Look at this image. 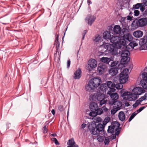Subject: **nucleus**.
Returning <instances> with one entry per match:
<instances>
[{
	"label": "nucleus",
	"instance_id": "1",
	"mask_svg": "<svg viewBox=\"0 0 147 147\" xmlns=\"http://www.w3.org/2000/svg\"><path fill=\"white\" fill-rule=\"evenodd\" d=\"M89 108L91 112L89 113V115L91 117L96 116L98 115L102 114L103 111L101 108H98L97 104L95 102H92L90 103Z\"/></svg>",
	"mask_w": 147,
	"mask_h": 147
},
{
	"label": "nucleus",
	"instance_id": "2",
	"mask_svg": "<svg viewBox=\"0 0 147 147\" xmlns=\"http://www.w3.org/2000/svg\"><path fill=\"white\" fill-rule=\"evenodd\" d=\"M88 129L91 134L96 135L100 134L104 129V126L102 124L98 123L96 125V124H91L88 126Z\"/></svg>",
	"mask_w": 147,
	"mask_h": 147
},
{
	"label": "nucleus",
	"instance_id": "3",
	"mask_svg": "<svg viewBox=\"0 0 147 147\" xmlns=\"http://www.w3.org/2000/svg\"><path fill=\"white\" fill-rule=\"evenodd\" d=\"M118 54L121 55L122 57L120 61L122 65L125 64L129 61L130 57L129 56L130 55L129 52L126 49H119Z\"/></svg>",
	"mask_w": 147,
	"mask_h": 147
},
{
	"label": "nucleus",
	"instance_id": "4",
	"mask_svg": "<svg viewBox=\"0 0 147 147\" xmlns=\"http://www.w3.org/2000/svg\"><path fill=\"white\" fill-rule=\"evenodd\" d=\"M147 24V18H143L136 19L131 24V27L133 28L136 29L138 27H142Z\"/></svg>",
	"mask_w": 147,
	"mask_h": 147
},
{
	"label": "nucleus",
	"instance_id": "5",
	"mask_svg": "<svg viewBox=\"0 0 147 147\" xmlns=\"http://www.w3.org/2000/svg\"><path fill=\"white\" fill-rule=\"evenodd\" d=\"M126 29H123L122 31L123 38L121 37V42L123 45V48L127 47V45L129 42H131L132 40V37L131 35L129 33L125 34V32Z\"/></svg>",
	"mask_w": 147,
	"mask_h": 147
},
{
	"label": "nucleus",
	"instance_id": "6",
	"mask_svg": "<svg viewBox=\"0 0 147 147\" xmlns=\"http://www.w3.org/2000/svg\"><path fill=\"white\" fill-rule=\"evenodd\" d=\"M106 48L105 49L104 51H108L112 55H116L119 52V49L121 48H118L117 46H115L113 45L106 43L105 45Z\"/></svg>",
	"mask_w": 147,
	"mask_h": 147
},
{
	"label": "nucleus",
	"instance_id": "7",
	"mask_svg": "<svg viewBox=\"0 0 147 147\" xmlns=\"http://www.w3.org/2000/svg\"><path fill=\"white\" fill-rule=\"evenodd\" d=\"M122 96L123 98L129 101H134L138 98L134 93L128 91L123 93Z\"/></svg>",
	"mask_w": 147,
	"mask_h": 147
},
{
	"label": "nucleus",
	"instance_id": "8",
	"mask_svg": "<svg viewBox=\"0 0 147 147\" xmlns=\"http://www.w3.org/2000/svg\"><path fill=\"white\" fill-rule=\"evenodd\" d=\"M121 40V37L117 36H112L110 39V42L118 48H123Z\"/></svg>",
	"mask_w": 147,
	"mask_h": 147
},
{
	"label": "nucleus",
	"instance_id": "9",
	"mask_svg": "<svg viewBox=\"0 0 147 147\" xmlns=\"http://www.w3.org/2000/svg\"><path fill=\"white\" fill-rule=\"evenodd\" d=\"M139 44L140 50L146 49L147 48V36L145 35L142 38L140 39Z\"/></svg>",
	"mask_w": 147,
	"mask_h": 147
},
{
	"label": "nucleus",
	"instance_id": "10",
	"mask_svg": "<svg viewBox=\"0 0 147 147\" xmlns=\"http://www.w3.org/2000/svg\"><path fill=\"white\" fill-rule=\"evenodd\" d=\"M101 82V80L99 78H94L89 81V84H91L94 89L100 85Z\"/></svg>",
	"mask_w": 147,
	"mask_h": 147
},
{
	"label": "nucleus",
	"instance_id": "11",
	"mask_svg": "<svg viewBox=\"0 0 147 147\" xmlns=\"http://www.w3.org/2000/svg\"><path fill=\"white\" fill-rule=\"evenodd\" d=\"M132 92L138 98L139 95L145 92V90L141 87H134L132 89Z\"/></svg>",
	"mask_w": 147,
	"mask_h": 147
},
{
	"label": "nucleus",
	"instance_id": "12",
	"mask_svg": "<svg viewBox=\"0 0 147 147\" xmlns=\"http://www.w3.org/2000/svg\"><path fill=\"white\" fill-rule=\"evenodd\" d=\"M97 64V62L96 60L94 59H90L88 62V70L90 71H92L93 68L96 66Z\"/></svg>",
	"mask_w": 147,
	"mask_h": 147
},
{
	"label": "nucleus",
	"instance_id": "13",
	"mask_svg": "<svg viewBox=\"0 0 147 147\" xmlns=\"http://www.w3.org/2000/svg\"><path fill=\"white\" fill-rule=\"evenodd\" d=\"M114 92L108 91L107 92V94L109 95L110 96L111 99L109 100L108 101L109 104L110 103V101H115L118 99L119 96L117 93H113Z\"/></svg>",
	"mask_w": 147,
	"mask_h": 147
},
{
	"label": "nucleus",
	"instance_id": "14",
	"mask_svg": "<svg viewBox=\"0 0 147 147\" xmlns=\"http://www.w3.org/2000/svg\"><path fill=\"white\" fill-rule=\"evenodd\" d=\"M109 104L111 105H113V107H115L120 110L122 105V103L120 101L117 100L115 101L111 100L110 101V103Z\"/></svg>",
	"mask_w": 147,
	"mask_h": 147
},
{
	"label": "nucleus",
	"instance_id": "15",
	"mask_svg": "<svg viewBox=\"0 0 147 147\" xmlns=\"http://www.w3.org/2000/svg\"><path fill=\"white\" fill-rule=\"evenodd\" d=\"M103 98V94L99 92L94 93L92 97V100L95 101H99Z\"/></svg>",
	"mask_w": 147,
	"mask_h": 147
},
{
	"label": "nucleus",
	"instance_id": "16",
	"mask_svg": "<svg viewBox=\"0 0 147 147\" xmlns=\"http://www.w3.org/2000/svg\"><path fill=\"white\" fill-rule=\"evenodd\" d=\"M96 19L94 16L91 14L88 15L85 19V21L88 24L91 26Z\"/></svg>",
	"mask_w": 147,
	"mask_h": 147
},
{
	"label": "nucleus",
	"instance_id": "17",
	"mask_svg": "<svg viewBox=\"0 0 147 147\" xmlns=\"http://www.w3.org/2000/svg\"><path fill=\"white\" fill-rule=\"evenodd\" d=\"M128 78L127 74H123L120 73L119 75V81L121 84L125 83L128 80Z\"/></svg>",
	"mask_w": 147,
	"mask_h": 147
},
{
	"label": "nucleus",
	"instance_id": "18",
	"mask_svg": "<svg viewBox=\"0 0 147 147\" xmlns=\"http://www.w3.org/2000/svg\"><path fill=\"white\" fill-rule=\"evenodd\" d=\"M106 68V66L103 63L99 64L97 67V71L99 74H102L105 71Z\"/></svg>",
	"mask_w": 147,
	"mask_h": 147
},
{
	"label": "nucleus",
	"instance_id": "19",
	"mask_svg": "<svg viewBox=\"0 0 147 147\" xmlns=\"http://www.w3.org/2000/svg\"><path fill=\"white\" fill-rule=\"evenodd\" d=\"M107 88H109L108 91L115 92V84L112 82L108 81L106 84Z\"/></svg>",
	"mask_w": 147,
	"mask_h": 147
},
{
	"label": "nucleus",
	"instance_id": "20",
	"mask_svg": "<svg viewBox=\"0 0 147 147\" xmlns=\"http://www.w3.org/2000/svg\"><path fill=\"white\" fill-rule=\"evenodd\" d=\"M82 71L80 68L78 69L74 72L73 78L75 79H79L81 76Z\"/></svg>",
	"mask_w": 147,
	"mask_h": 147
},
{
	"label": "nucleus",
	"instance_id": "21",
	"mask_svg": "<svg viewBox=\"0 0 147 147\" xmlns=\"http://www.w3.org/2000/svg\"><path fill=\"white\" fill-rule=\"evenodd\" d=\"M67 144L68 146L67 147H79L78 145L76 144L73 138L69 140L67 143Z\"/></svg>",
	"mask_w": 147,
	"mask_h": 147
},
{
	"label": "nucleus",
	"instance_id": "22",
	"mask_svg": "<svg viewBox=\"0 0 147 147\" xmlns=\"http://www.w3.org/2000/svg\"><path fill=\"white\" fill-rule=\"evenodd\" d=\"M118 70L119 69L118 67L112 68L109 70V74L113 76L117 74L118 72Z\"/></svg>",
	"mask_w": 147,
	"mask_h": 147
},
{
	"label": "nucleus",
	"instance_id": "23",
	"mask_svg": "<svg viewBox=\"0 0 147 147\" xmlns=\"http://www.w3.org/2000/svg\"><path fill=\"white\" fill-rule=\"evenodd\" d=\"M121 29L120 26L115 25L113 28V32L114 34H119L121 33Z\"/></svg>",
	"mask_w": 147,
	"mask_h": 147
},
{
	"label": "nucleus",
	"instance_id": "24",
	"mask_svg": "<svg viewBox=\"0 0 147 147\" xmlns=\"http://www.w3.org/2000/svg\"><path fill=\"white\" fill-rule=\"evenodd\" d=\"M55 45H56V52L58 53V56L60 57L61 52H59V51L60 47V43L59 42L58 39L57 40H55Z\"/></svg>",
	"mask_w": 147,
	"mask_h": 147
},
{
	"label": "nucleus",
	"instance_id": "25",
	"mask_svg": "<svg viewBox=\"0 0 147 147\" xmlns=\"http://www.w3.org/2000/svg\"><path fill=\"white\" fill-rule=\"evenodd\" d=\"M133 35L135 37L140 38L142 36L143 32L141 30H137L134 32Z\"/></svg>",
	"mask_w": 147,
	"mask_h": 147
},
{
	"label": "nucleus",
	"instance_id": "26",
	"mask_svg": "<svg viewBox=\"0 0 147 147\" xmlns=\"http://www.w3.org/2000/svg\"><path fill=\"white\" fill-rule=\"evenodd\" d=\"M118 117L120 120L123 121L125 120V116L123 112L121 111L119 112Z\"/></svg>",
	"mask_w": 147,
	"mask_h": 147
},
{
	"label": "nucleus",
	"instance_id": "27",
	"mask_svg": "<svg viewBox=\"0 0 147 147\" xmlns=\"http://www.w3.org/2000/svg\"><path fill=\"white\" fill-rule=\"evenodd\" d=\"M111 36V32L108 31H105L103 34V37L106 39H110Z\"/></svg>",
	"mask_w": 147,
	"mask_h": 147
},
{
	"label": "nucleus",
	"instance_id": "28",
	"mask_svg": "<svg viewBox=\"0 0 147 147\" xmlns=\"http://www.w3.org/2000/svg\"><path fill=\"white\" fill-rule=\"evenodd\" d=\"M99 90H100L102 92H106V90H108V88L106 85V84H102L100 87H99Z\"/></svg>",
	"mask_w": 147,
	"mask_h": 147
},
{
	"label": "nucleus",
	"instance_id": "29",
	"mask_svg": "<svg viewBox=\"0 0 147 147\" xmlns=\"http://www.w3.org/2000/svg\"><path fill=\"white\" fill-rule=\"evenodd\" d=\"M111 125L115 129V131H117L119 130L120 124L117 121H113L111 123Z\"/></svg>",
	"mask_w": 147,
	"mask_h": 147
},
{
	"label": "nucleus",
	"instance_id": "30",
	"mask_svg": "<svg viewBox=\"0 0 147 147\" xmlns=\"http://www.w3.org/2000/svg\"><path fill=\"white\" fill-rule=\"evenodd\" d=\"M106 43L103 44V45H101L99 49L100 50V53H101L100 55H105V52L106 51H104L105 50V49L106 48L105 47V45H106Z\"/></svg>",
	"mask_w": 147,
	"mask_h": 147
},
{
	"label": "nucleus",
	"instance_id": "31",
	"mask_svg": "<svg viewBox=\"0 0 147 147\" xmlns=\"http://www.w3.org/2000/svg\"><path fill=\"white\" fill-rule=\"evenodd\" d=\"M100 61L103 63L107 64H109V62L111 61V59L110 58L103 57L100 59Z\"/></svg>",
	"mask_w": 147,
	"mask_h": 147
},
{
	"label": "nucleus",
	"instance_id": "32",
	"mask_svg": "<svg viewBox=\"0 0 147 147\" xmlns=\"http://www.w3.org/2000/svg\"><path fill=\"white\" fill-rule=\"evenodd\" d=\"M140 84L142 88L147 90V81L140 80Z\"/></svg>",
	"mask_w": 147,
	"mask_h": 147
},
{
	"label": "nucleus",
	"instance_id": "33",
	"mask_svg": "<svg viewBox=\"0 0 147 147\" xmlns=\"http://www.w3.org/2000/svg\"><path fill=\"white\" fill-rule=\"evenodd\" d=\"M142 79L141 80L143 81H147V73L144 72L141 74Z\"/></svg>",
	"mask_w": 147,
	"mask_h": 147
},
{
	"label": "nucleus",
	"instance_id": "34",
	"mask_svg": "<svg viewBox=\"0 0 147 147\" xmlns=\"http://www.w3.org/2000/svg\"><path fill=\"white\" fill-rule=\"evenodd\" d=\"M85 89L87 91H90L94 89L93 86L91 85V84H89V82H88V84L86 86Z\"/></svg>",
	"mask_w": 147,
	"mask_h": 147
},
{
	"label": "nucleus",
	"instance_id": "35",
	"mask_svg": "<svg viewBox=\"0 0 147 147\" xmlns=\"http://www.w3.org/2000/svg\"><path fill=\"white\" fill-rule=\"evenodd\" d=\"M115 131V129L114 128V127H113L111 125L109 126L108 129L107 130L108 133L113 134Z\"/></svg>",
	"mask_w": 147,
	"mask_h": 147
},
{
	"label": "nucleus",
	"instance_id": "36",
	"mask_svg": "<svg viewBox=\"0 0 147 147\" xmlns=\"http://www.w3.org/2000/svg\"><path fill=\"white\" fill-rule=\"evenodd\" d=\"M96 116L93 117V121L96 123H99L101 122L102 119L100 117H96Z\"/></svg>",
	"mask_w": 147,
	"mask_h": 147
},
{
	"label": "nucleus",
	"instance_id": "37",
	"mask_svg": "<svg viewBox=\"0 0 147 147\" xmlns=\"http://www.w3.org/2000/svg\"><path fill=\"white\" fill-rule=\"evenodd\" d=\"M119 63L118 61H115L111 62V63L110 66L112 68H114L115 67H117V65Z\"/></svg>",
	"mask_w": 147,
	"mask_h": 147
},
{
	"label": "nucleus",
	"instance_id": "38",
	"mask_svg": "<svg viewBox=\"0 0 147 147\" xmlns=\"http://www.w3.org/2000/svg\"><path fill=\"white\" fill-rule=\"evenodd\" d=\"M101 39V38L100 35H96L93 39V41L95 42H99Z\"/></svg>",
	"mask_w": 147,
	"mask_h": 147
},
{
	"label": "nucleus",
	"instance_id": "39",
	"mask_svg": "<svg viewBox=\"0 0 147 147\" xmlns=\"http://www.w3.org/2000/svg\"><path fill=\"white\" fill-rule=\"evenodd\" d=\"M129 45L132 48L138 45V44L135 41L131 42L129 44Z\"/></svg>",
	"mask_w": 147,
	"mask_h": 147
},
{
	"label": "nucleus",
	"instance_id": "40",
	"mask_svg": "<svg viewBox=\"0 0 147 147\" xmlns=\"http://www.w3.org/2000/svg\"><path fill=\"white\" fill-rule=\"evenodd\" d=\"M122 84L120 82V83L115 84V88H116L117 89H120L122 88L123 87Z\"/></svg>",
	"mask_w": 147,
	"mask_h": 147
},
{
	"label": "nucleus",
	"instance_id": "41",
	"mask_svg": "<svg viewBox=\"0 0 147 147\" xmlns=\"http://www.w3.org/2000/svg\"><path fill=\"white\" fill-rule=\"evenodd\" d=\"M142 5V3H138L134 5L133 7L134 9H139Z\"/></svg>",
	"mask_w": 147,
	"mask_h": 147
},
{
	"label": "nucleus",
	"instance_id": "42",
	"mask_svg": "<svg viewBox=\"0 0 147 147\" xmlns=\"http://www.w3.org/2000/svg\"><path fill=\"white\" fill-rule=\"evenodd\" d=\"M136 112H134L132 114L128 120V121L130 122L137 115V113H136Z\"/></svg>",
	"mask_w": 147,
	"mask_h": 147
},
{
	"label": "nucleus",
	"instance_id": "43",
	"mask_svg": "<svg viewBox=\"0 0 147 147\" xmlns=\"http://www.w3.org/2000/svg\"><path fill=\"white\" fill-rule=\"evenodd\" d=\"M97 139L98 141L100 142H102L104 141V138L102 136H98L97 137Z\"/></svg>",
	"mask_w": 147,
	"mask_h": 147
},
{
	"label": "nucleus",
	"instance_id": "44",
	"mask_svg": "<svg viewBox=\"0 0 147 147\" xmlns=\"http://www.w3.org/2000/svg\"><path fill=\"white\" fill-rule=\"evenodd\" d=\"M107 100H105V99L103 98L102 99H101L100 100H99V105L100 106H102L103 105L105 104L107 102Z\"/></svg>",
	"mask_w": 147,
	"mask_h": 147
},
{
	"label": "nucleus",
	"instance_id": "45",
	"mask_svg": "<svg viewBox=\"0 0 147 147\" xmlns=\"http://www.w3.org/2000/svg\"><path fill=\"white\" fill-rule=\"evenodd\" d=\"M119 110L118 109L115 107H113V108L111 110V114L113 115L115 114L117 112V111Z\"/></svg>",
	"mask_w": 147,
	"mask_h": 147
},
{
	"label": "nucleus",
	"instance_id": "46",
	"mask_svg": "<svg viewBox=\"0 0 147 147\" xmlns=\"http://www.w3.org/2000/svg\"><path fill=\"white\" fill-rule=\"evenodd\" d=\"M51 140L52 141L54 142L56 145H59V142L56 138H52Z\"/></svg>",
	"mask_w": 147,
	"mask_h": 147
},
{
	"label": "nucleus",
	"instance_id": "47",
	"mask_svg": "<svg viewBox=\"0 0 147 147\" xmlns=\"http://www.w3.org/2000/svg\"><path fill=\"white\" fill-rule=\"evenodd\" d=\"M129 69H125L123 70L122 71L121 73V74H127L128 75V73L129 72Z\"/></svg>",
	"mask_w": 147,
	"mask_h": 147
},
{
	"label": "nucleus",
	"instance_id": "48",
	"mask_svg": "<svg viewBox=\"0 0 147 147\" xmlns=\"http://www.w3.org/2000/svg\"><path fill=\"white\" fill-rule=\"evenodd\" d=\"M109 142V139L108 137H106L104 140V143L105 145H107Z\"/></svg>",
	"mask_w": 147,
	"mask_h": 147
},
{
	"label": "nucleus",
	"instance_id": "49",
	"mask_svg": "<svg viewBox=\"0 0 147 147\" xmlns=\"http://www.w3.org/2000/svg\"><path fill=\"white\" fill-rule=\"evenodd\" d=\"M58 109L60 111H63L64 110L63 106L62 105H59L58 107Z\"/></svg>",
	"mask_w": 147,
	"mask_h": 147
},
{
	"label": "nucleus",
	"instance_id": "50",
	"mask_svg": "<svg viewBox=\"0 0 147 147\" xmlns=\"http://www.w3.org/2000/svg\"><path fill=\"white\" fill-rule=\"evenodd\" d=\"M145 108V107H142L137 110L136 111L137 112L136 113H137V114L141 112Z\"/></svg>",
	"mask_w": 147,
	"mask_h": 147
},
{
	"label": "nucleus",
	"instance_id": "51",
	"mask_svg": "<svg viewBox=\"0 0 147 147\" xmlns=\"http://www.w3.org/2000/svg\"><path fill=\"white\" fill-rule=\"evenodd\" d=\"M139 11L137 10H134V16H138L139 14Z\"/></svg>",
	"mask_w": 147,
	"mask_h": 147
},
{
	"label": "nucleus",
	"instance_id": "52",
	"mask_svg": "<svg viewBox=\"0 0 147 147\" xmlns=\"http://www.w3.org/2000/svg\"><path fill=\"white\" fill-rule=\"evenodd\" d=\"M43 133L44 134L47 133V129L46 127V125H45L43 128Z\"/></svg>",
	"mask_w": 147,
	"mask_h": 147
},
{
	"label": "nucleus",
	"instance_id": "53",
	"mask_svg": "<svg viewBox=\"0 0 147 147\" xmlns=\"http://www.w3.org/2000/svg\"><path fill=\"white\" fill-rule=\"evenodd\" d=\"M87 31L86 30H85L84 31V32L82 34V40L84 39L85 35L86 33H87Z\"/></svg>",
	"mask_w": 147,
	"mask_h": 147
},
{
	"label": "nucleus",
	"instance_id": "54",
	"mask_svg": "<svg viewBox=\"0 0 147 147\" xmlns=\"http://www.w3.org/2000/svg\"><path fill=\"white\" fill-rule=\"evenodd\" d=\"M110 120V118L108 117H107L105 119L104 121H105V122H106V123H108L109 121Z\"/></svg>",
	"mask_w": 147,
	"mask_h": 147
},
{
	"label": "nucleus",
	"instance_id": "55",
	"mask_svg": "<svg viewBox=\"0 0 147 147\" xmlns=\"http://www.w3.org/2000/svg\"><path fill=\"white\" fill-rule=\"evenodd\" d=\"M146 99V97L144 95V96L139 98V99L141 102H142V101H143Z\"/></svg>",
	"mask_w": 147,
	"mask_h": 147
},
{
	"label": "nucleus",
	"instance_id": "56",
	"mask_svg": "<svg viewBox=\"0 0 147 147\" xmlns=\"http://www.w3.org/2000/svg\"><path fill=\"white\" fill-rule=\"evenodd\" d=\"M144 5H141V6L140 7V10L142 12L143 11L145 10V6Z\"/></svg>",
	"mask_w": 147,
	"mask_h": 147
},
{
	"label": "nucleus",
	"instance_id": "57",
	"mask_svg": "<svg viewBox=\"0 0 147 147\" xmlns=\"http://www.w3.org/2000/svg\"><path fill=\"white\" fill-rule=\"evenodd\" d=\"M70 65V59H69L67 62V67L69 68Z\"/></svg>",
	"mask_w": 147,
	"mask_h": 147
},
{
	"label": "nucleus",
	"instance_id": "58",
	"mask_svg": "<svg viewBox=\"0 0 147 147\" xmlns=\"http://www.w3.org/2000/svg\"><path fill=\"white\" fill-rule=\"evenodd\" d=\"M113 27L111 26H108V29L109 31H113Z\"/></svg>",
	"mask_w": 147,
	"mask_h": 147
},
{
	"label": "nucleus",
	"instance_id": "59",
	"mask_svg": "<svg viewBox=\"0 0 147 147\" xmlns=\"http://www.w3.org/2000/svg\"><path fill=\"white\" fill-rule=\"evenodd\" d=\"M115 131V135L116 136H118L119 133L120 131H119V130H118L117 131Z\"/></svg>",
	"mask_w": 147,
	"mask_h": 147
},
{
	"label": "nucleus",
	"instance_id": "60",
	"mask_svg": "<svg viewBox=\"0 0 147 147\" xmlns=\"http://www.w3.org/2000/svg\"><path fill=\"white\" fill-rule=\"evenodd\" d=\"M57 53H56V52L54 54V57L55 59H56L57 58H58V59H59V58H60V57H59V56H58V55L57 57Z\"/></svg>",
	"mask_w": 147,
	"mask_h": 147
},
{
	"label": "nucleus",
	"instance_id": "61",
	"mask_svg": "<svg viewBox=\"0 0 147 147\" xmlns=\"http://www.w3.org/2000/svg\"><path fill=\"white\" fill-rule=\"evenodd\" d=\"M86 126V125L85 123H83L81 125V128L82 129H84L85 128Z\"/></svg>",
	"mask_w": 147,
	"mask_h": 147
},
{
	"label": "nucleus",
	"instance_id": "62",
	"mask_svg": "<svg viewBox=\"0 0 147 147\" xmlns=\"http://www.w3.org/2000/svg\"><path fill=\"white\" fill-rule=\"evenodd\" d=\"M127 20H132V17L130 16H127Z\"/></svg>",
	"mask_w": 147,
	"mask_h": 147
},
{
	"label": "nucleus",
	"instance_id": "63",
	"mask_svg": "<svg viewBox=\"0 0 147 147\" xmlns=\"http://www.w3.org/2000/svg\"><path fill=\"white\" fill-rule=\"evenodd\" d=\"M143 4L146 6H147V0H144Z\"/></svg>",
	"mask_w": 147,
	"mask_h": 147
},
{
	"label": "nucleus",
	"instance_id": "64",
	"mask_svg": "<svg viewBox=\"0 0 147 147\" xmlns=\"http://www.w3.org/2000/svg\"><path fill=\"white\" fill-rule=\"evenodd\" d=\"M111 136L113 140H114L116 138V136L115 135L112 134L111 135Z\"/></svg>",
	"mask_w": 147,
	"mask_h": 147
}]
</instances>
